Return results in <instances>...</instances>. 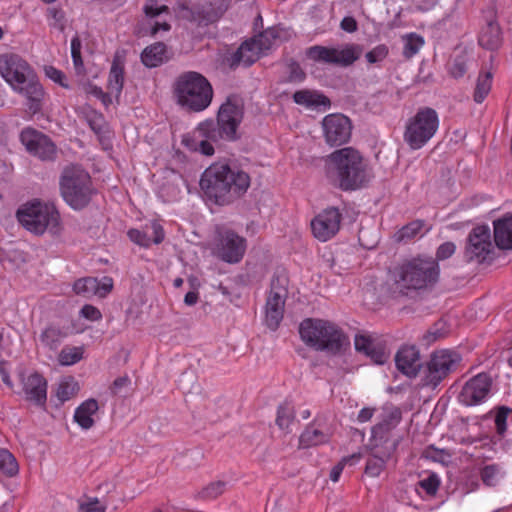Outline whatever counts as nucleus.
Masks as SVG:
<instances>
[{"label": "nucleus", "mask_w": 512, "mask_h": 512, "mask_svg": "<svg viewBox=\"0 0 512 512\" xmlns=\"http://www.w3.org/2000/svg\"><path fill=\"white\" fill-rule=\"evenodd\" d=\"M397 442H382L370 440L369 449L371 452L367 460L365 473L371 477H378L384 470L386 463L396 451Z\"/></svg>", "instance_id": "nucleus-17"}, {"label": "nucleus", "mask_w": 512, "mask_h": 512, "mask_svg": "<svg viewBox=\"0 0 512 512\" xmlns=\"http://www.w3.org/2000/svg\"><path fill=\"white\" fill-rule=\"evenodd\" d=\"M262 55L257 42L253 39L244 42L235 54V60L245 66L253 64Z\"/></svg>", "instance_id": "nucleus-36"}, {"label": "nucleus", "mask_w": 512, "mask_h": 512, "mask_svg": "<svg viewBox=\"0 0 512 512\" xmlns=\"http://www.w3.org/2000/svg\"><path fill=\"white\" fill-rule=\"evenodd\" d=\"M112 288H113L112 278L104 277L102 279L101 283L98 281V291H97L96 295L103 298L111 292Z\"/></svg>", "instance_id": "nucleus-62"}, {"label": "nucleus", "mask_w": 512, "mask_h": 512, "mask_svg": "<svg viewBox=\"0 0 512 512\" xmlns=\"http://www.w3.org/2000/svg\"><path fill=\"white\" fill-rule=\"evenodd\" d=\"M420 486L428 493L435 494L439 487V480L435 475H431L428 478L420 482Z\"/></svg>", "instance_id": "nucleus-61"}, {"label": "nucleus", "mask_w": 512, "mask_h": 512, "mask_svg": "<svg viewBox=\"0 0 512 512\" xmlns=\"http://www.w3.org/2000/svg\"><path fill=\"white\" fill-rule=\"evenodd\" d=\"M173 94L180 106L194 112H200L210 105L213 90L203 75L188 71L179 75L174 81Z\"/></svg>", "instance_id": "nucleus-5"}, {"label": "nucleus", "mask_w": 512, "mask_h": 512, "mask_svg": "<svg viewBox=\"0 0 512 512\" xmlns=\"http://www.w3.org/2000/svg\"><path fill=\"white\" fill-rule=\"evenodd\" d=\"M22 389L25 399L34 405L44 406L47 400V381L39 373L34 372L22 376Z\"/></svg>", "instance_id": "nucleus-20"}, {"label": "nucleus", "mask_w": 512, "mask_h": 512, "mask_svg": "<svg viewBox=\"0 0 512 512\" xmlns=\"http://www.w3.org/2000/svg\"><path fill=\"white\" fill-rule=\"evenodd\" d=\"M64 334L59 328L48 327L41 334V341L50 348H56Z\"/></svg>", "instance_id": "nucleus-50"}, {"label": "nucleus", "mask_w": 512, "mask_h": 512, "mask_svg": "<svg viewBox=\"0 0 512 512\" xmlns=\"http://www.w3.org/2000/svg\"><path fill=\"white\" fill-rule=\"evenodd\" d=\"M388 55V48L385 45H378L367 52L365 57L370 64L383 61Z\"/></svg>", "instance_id": "nucleus-57"}, {"label": "nucleus", "mask_w": 512, "mask_h": 512, "mask_svg": "<svg viewBox=\"0 0 512 512\" xmlns=\"http://www.w3.org/2000/svg\"><path fill=\"white\" fill-rule=\"evenodd\" d=\"M494 241L501 250H512V214L494 220Z\"/></svg>", "instance_id": "nucleus-25"}, {"label": "nucleus", "mask_w": 512, "mask_h": 512, "mask_svg": "<svg viewBox=\"0 0 512 512\" xmlns=\"http://www.w3.org/2000/svg\"><path fill=\"white\" fill-rule=\"evenodd\" d=\"M355 349L369 356L375 363L383 364L386 361V354L381 348L373 343L372 339L366 335H356L354 340Z\"/></svg>", "instance_id": "nucleus-27"}, {"label": "nucleus", "mask_w": 512, "mask_h": 512, "mask_svg": "<svg viewBox=\"0 0 512 512\" xmlns=\"http://www.w3.org/2000/svg\"><path fill=\"white\" fill-rule=\"evenodd\" d=\"M322 129L327 144L330 146H340L349 141L352 125L348 117L335 113L323 118Z\"/></svg>", "instance_id": "nucleus-14"}, {"label": "nucleus", "mask_w": 512, "mask_h": 512, "mask_svg": "<svg viewBox=\"0 0 512 512\" xmlns=\"http://www.w3.org/2000/svg\"><path fill=\"white\" fill-rule=\"evenodd\" d=\"M340 223L341 214L338 209H325L311 221L312 233L319 241L326 242L337 234Z\"/></svg>", "instance_id": "nucleus-16"}, {"label": "nucleus", "mask_w": 512, "mask_h": 512, "mask_svg": "<svg viewBox=\"0 0 512 512\" xmlns=\"http://www.w3.org/2000/svg\"><path fill=\"white\" fill-rule=\"evenodd\" d=\"M491 231L488 226L481 225L472 229L467 238L465 258L468 262L483 263L493 252Z\"/></svg>", "instance_id": "nucleus-12"}, {"label": "nucleus", "mask_w": 512, "mask_h": 512, "mask_svg": "<svg viewBox=\"0 0 512 512\" xmlns=\"http://www.w3.org/2000/svg\"><path fill=\"white\" fill-rule=\"evenodd\" d=\"M166 58V46L160 42L146 47L141 54L143 64L149 68L161 65Z\"/></svg>", "instance_id": "nucleus-34"}, {"label": "nucleus", "mask_w": 512, "mask_h": 512, "mask_svg": "<svg viewBox=\"0 0 512 512\" xmlns=\"http://www.w3.org/2000/svg\"><path fill=\"white\" fill-rule=\"evenodd\" d=\"M47 21L49 27L58 31L65 29L66 19L64 12L57 7H50L47 9Z\"/></svg>", "instance_id": "nucleus-48"}, {"label": "nucleus", "mask_w": 512, "mask_h": 512, "mask_svg": "<svg viewBox=\"0 0 512 512\" xmlns=\"http://www.w3.org/2000/svg\"><path fill=\"white\" fill-rule=\"evenodd\" d=\"M279 32L280 30L277 28H269L253 38V40L257 42V46L260 48L262 54H265L277 43Z\"/></svg>", "instance_id": "nucleus-42"}, {"label": "nucleus", "mask_w": 512, "mask_h": 512, "mask_svg": "<svg viewBox=\"0 0 512 512\" xmlns=\"http://www.w3.org/2000/svg\"><path fill=\"white\" fill-rule=\"evenodd\" d=\"M152 230L154 233V238L151 239V237L147 234L145 231H140L137 229H131L128 231V236L130 240L140 246L143 247H149L150 244L153 242L155 244H159L164 239V231L160 224L154 222L152 224Z\"/></svg>", "instance_id": "nucleus-32"}, {"label": "nucleus", "mask_w": 512, "mask_h": 512, "mask_svg": "<svg viewBox=\"0 0 512 512\" xmlns=\"http://www.w3.org/2000/svg\"><path fill=\"white\" fill-rule=\"evenodd\" d=\"M0 75L14 92L26 98L33 114L40 111L45 92L34 70L24 59L12 53L1 55Z\"/></svg>", "instance_id": "nucleus-3"}, {"label": "nucleus", "mask_w": 512, "mask_h": 512, "mask_svg": "<svg viewBox=\"0 0 512 512\" xmlns=\"http://www.w3.org/2000/svg\"><path fill=\"white\" fill-rule=\"evenodd\" d=\"M289 81L298 82L305 78V73L297 63L289 65Z\"/></svg>", "instance_id": "nucleus-63"}, {"label": "nucleus", "mask_w": 512, "mask_h": 512, "mask_svg": "<svg viewBox=\"0 0 512 512\" xmlns=\"http://www.w3.org/2000/svg\"><path fill=\"white\" fill-rule=\"evenodd\" d=\"M73 290L77 295L84 298H91L97 294L98 279L94 277L78 279L73 285Z\"/></svg>", "instance_id": "nucleus-37"}, {"label": "nucleus", "mask_w": 512, "mask_h": 512, "mask_svg": "<svg viewBox=\"0 0 512 512\" xmlns=\"http://www.w3.org/2000/svg\"><path fill=\"white\" fill-rule=\"evenodd\" d=\"M425 227L423 220H414L398 230L394 237L397 242L409 241L416 237Z\"/></svg>", "instance_id": "nucleus-41"}, {"label": "nucleus", "mask_w": 512, "mask_h": 512, "mask_svg": "<svg viewBox=\"0 0 512 512\" xmlns=\"http://www.w3.org/2000/svg\"><path fill=\"white\" fill-rule=\"evenodd\" d=\"M107 505L96 497H89L79 504L78 512H106Z\"/></svg>", "instance_id": "nucleus-52"}, {"label": "nucleus", "mask_w": 512, "mask_h": 512, "mask_svg": "<svg viewBox=\"0 0 512 512\" xmlns=\"http://www.w3.org/2000/svg\"><path fill=\"white\" fill-rule=\"evenodd\" d=\"M395 362L397 369L409 377H415L423 366L415 346H403L397 352Z\"/></svg>", "instance_id": "nucleus-21"}, {"label": "nucleus", "mask_w": 512, "mask_h": 512, "mask_svg": "<svg viewBox=\"0 0 512 512\" xmlns=\"http://www.w3.org/2000/svg\"><path fill=\"white\" fill-rule=\"evenodd\" d=\"M243 119V105L235 97H229L220 106L217 122L206 120L198 124L192 133L183 138V144L193 151L212 156L214 147L211 142L219 140L233 141L237 138V129Z\"/></svg>", "instance_id": "nucleus-1"}, {"label": "nucleus", "mask_w": 512, "mask_h": 512, "mask_svg": "<svg viewBox=\"0 0 512 512\" xmlns=\"http://www.w3.org/2000/svg\"><path fill=\"white\" fill-rule=\"evenodd\" d=\"M79 391L78 383L72 377L64 378L58 384L56 397L61 403L74 397Z\"/></svg>", "instance_id": "nucleus-40"}, {"label": "nucleus", "mask_w": 512, "mask_h": 512, "mask_svg": "<svg viewBox=\"0 0 512 512\" xmlns=\"http://www.w3.org/2000/svg\"><path fill=\"white\" fill-rule=\"evenodd\" d=\"M401 420V411L398 408L391 409L385 418L372 429V437L374 441L387 444L389 442H397L398 439L391 438V430L394 429Z\"/></svg>", "instance_id": "nucleus-23"}, {"label": "nucleus", "mask_w": 512, "mask_h": 512, "mask_svg": "<svg viewBox=\"0 0 512 512\" xmlns=\"http://www.w3.org/2000/svg\"><path fill=\"white\" fill-rule=\"evenodd\" d=\"M439 275V264L434 258L419 256L394 267L384 288L392 298L407 296L412 291L432 287Z\"/></svg>", "instance_id": "nucleus-2"}, {"label": "nucleus", "mask_w": 512, "mask_h": 512, "mask_svg": "<svg viewBox=\"0 0 512 512\" xmlns=\"http://www.w3.org/2000/svg\"><path fill=\"white\" fill-rule=\"evenodd\" d=\"M451 172L449 170L444 171L439 179L436 180L435 189L447 190L451 189Z\"/></svg>", "instance_id": "nucleus-64"}, {"label": "nucleus", "mask_w": 512, "mask_h": 512, "mask_svg": "<svg viewBox=\"0 0 512 512\" xmlns=\"http://www.w3.org/2000/svg\"><path fill=\"white\" fill-rule=\"evenodd\" d=\"M499 469L496 465L485 466L481 471V479L488 486H494L498 480Z\"/></svg>", "instance_id": "nucleus-54"}, {"label": "nucleus", "mask_w": 512, "mask_h": 512, "mask_svg": "<svg viewBox=\"0 0 512 512\" xmlns=\"http://www.w3.org/2000/svg\"><path fill=\"white\" fill-rule=\"evenodd\" d=\"M329 158L336 167L340 187L344 190L362 189L372 178L367 163L352 147L336 150Z\"/></svg>", "instance_id": "nucleus-7"}, {"label": "nucleus", "mask_w": 512, "mask_h": 512, "mask_svg": "<svg viewBox=\"0 0 512 512\" xmlns=\"http://www.w3.org/2000/svg\"><path fill=\"white\" fill-rule=\"evenodd\" d=\"M191 19L199 25H206L216 20V16L210 6H194L191 9Z\"/></svg>", "instance_id": "nucleus-45"}, {"label": "nucleus", "mask_w": 512, "mask_h": 512, "mask_svg": "<svg viewBox=\"0 0 512 512\" xmlns=\"http://www.w3.org/2000/svg\"><path fill=\"white\" fill-rule=\"evenodd\" d=\"M289 286V276L285 269H277L271 279L270 283V297L278 299H287Z\"/></svg>", "instance_id": "nucleus-33"}, {"label": "nucleus", "mask_w": 512, "mask_h": 512, "mask_svg": "<svg viewBox=\"0 0 512 512\" xmlns=\"http://www.w3.org/2000/svg\"><path fill=\"white\" fill-rule=\"evenodd\" d=\"M461 361L462 357L456 351L449 349L434 351L422 366V386L436 389L442 381L456 371Z\"/></svg>", "instance_id": "nucleus-10"}, {"label": "nucleus", "mask_w": 512, "mask_h": 512, "mask_svg": "<svg viewBox=\"0 0 512 512\" xmlns=\"http://www.w3.org/2000/svg\"><path fill=\"white\" fill-rule=\"evenodd\" d=\"M250 186L249 175L228 164L215 162L202 173L200 187L205 192H245Z\"/></svg>", "instance_id": "nucleus-8"}, {"label": "nucleus", "mask_w": 512, "mask_h": 512, "mask_svg": "<svg viewBox=\"0 0 512 512\" xmlns=\"http://www.w3.org/2000/svg\"><path fill=\"white\" fill-rule=\"evenodd\" d=\"M293 99L297 104L303 105L307 108H318L321 106L328 108L330 106V101L326 96L310 90H300L295 92Z\"/></svg>", "instance_id": "nucleus-31"}, {"label": "nucleus", "mask_w": 512, "mask_h": 512, "mask_svg": "<svg viewBox=\"0 0 512 512\" xmlns=\"http://www.w3.org/2000/svg\"><path fill=\"white\" fill-rule=\"evenodd\" d=\"M404 42L403 55L411 58L416 55L424 45L422 36L416 33H410L402 37Z\"/></svg>", "instance_id": "nucleus-43"}, {"label": "nucleus", "mask_w": 512, "mask_h": 512, "mask_svg": "<svg viewBox=\"0 0 512 512\" xmlns=\"http://www.w3.org/2000/svg\"><path fill=\"white\" fill-rule=\"evenodd\" d=\"M362 47L358 44H345L337 47L314 45L306 50L309 60L322 64H332L341 67L352 65L360 58Z\"/></svg>", "instance_id": "nucleus-11"}, {"label": "nucleus", "mask_w": 512, "mask_h": 512, "mask_svg": "<svg viewBox=\"0 0 512 512\" xmlns=\"http://www.w3.org/2000/svg\"><path fill=\"white\" fill-rule=\"evenodd\" d=\"M45 75L53 82L59 84L63 88L68 89L69 85L66 81L64 73L53 66H46L44 68Z\"/></svg>", "instance_id": "nucleus-55"}, {"label": "nucleus", "mask_w": 512, "mask_h": 512, "mask_svg": "<svg viewBox=\"0 0 512 512\" xmlns=\"http://www.w3.org/2000/svg\"><path fill=\"white\" fill-rule=\"evenodd\" d=\"M225 486L223 481L211 482L197 492V497L202 500L215 499L224 492Z\"/></svg>", "instance_id": "nucleus-47"}, {"label": "nucleus", "mask_w": 512, "mask_h": 512, "mask_svg": "<svg viewBox=\"0 0 512 512\" xmlns=\"http://www.w3.org/2000/svg\"><path fill=\"white\" fill-rule=\"evenodd\" d=\"M83 357V348L65 347L61 350L58 360L61 365L69 366L77 363Z\"/></svg>", "instance_id": "nucleus-46"}, {"label": "nucleus", "mask_w": 512, "mask_h": 512, "mask_svg": "<svg viewBox=\"0 0 512 512\" xmlns=\"http://www.w3.org/2000/svg\"><path fill=\"white\" fill-rule=\"evenodd\" d=\"M490 387V377L485 373H480L466 382L459 394V400L467 406L477 405L485 399Z\"/></svg>", "instance_id": "nucleus-18"}, {"label": "nucleus", "mask_w": 512, "mask_h": 512, "mask_svg": "<svg viewBox=\"0 0 512 512\" xmlns=\"http://www.w3.org/2000/svg\"><path fill=\"white\" fill-rule=\"evenodd\" d=\"M71 55L75 69L80 72L83 67V61L81 57V41L78 37H74L71 40Z\"/></svg>", "instance_id": "nucleus-56"}, {"label": "nucleus", "mask_w": 512, "mask_h": 512, "mask_svg": "<svg viewBox=\"0 0 512 512\" xmlns=\"http://www.w3.org/2000/svg\"><path fill=\"white\" fill-rule=\"evenodd\" d=\"M330 437L331 433L328 429L312 425L308 426L301 434L299 443L301 447L308 448L327 443Z\"/></svg>", "instance_id": "nucleus-30"}, {"label": "nucleus", "mask_w": 512, "mask_h": 512, "mask_svg": "<svg viewBox=\"0 0 512 512\" xmlns=\"http://www.w3.org/2000/svg\"><path fill=\"white\" fill-rule=\"evenodd\" d=\"M202 199L211 212L215 211L214 206H223L231 202L228 194H202Z\"/></svg>", "instance_id": "nucleus-53"}, {"label": "nucleus", "mask_w": 512, "mask_h": 512, "mask_svg": "<svg viewBox=\"0 0 512 512\" xmlns=\"http://www.w3.org/2000/svg\"><path fill=\"white\" fill-rule=\"evenodd\" d=\"M456 250V246L452 242H445L441 244L436 252V258H434L437 262L438 260H445L451 257Z\"/></svg>", "instance_id": "nucleus-58"}, {"label": "nucleus", "mask_w": 512, "mask_h": 512, "mask_svg": "<svg viewBox=\"0 0 512 512\" xmlns=\"http://www.w3.org/2000/svg\"><path fill=\"white\" fill-rule=\"evenodd\" d=\"M284 299L267 297L265 306V321L269 328L275 330L283 319L285 309Z\"/></svg>", "instance_id": "nucleus-28"}, {"label": "nucleus", "mask_w": 512, "mask_h": 512, "mask_svg": "<svg viewBox=\"0 0 512 512\" xmlns=\"http://www.w3.org/2000/svg\"><path fill=\"white\" fill-rule=\"evenodd\" d=\"M439 122L438 114L434 109L429 107L419 109L405 124L403 134L405 143L412 150L421 149L435 136Z\"/></svg>", "instance_id": "nucleus-9"}, {"label": "nucleus", "mask_w": 512, "mask_h": 512, "mask_svg": "<svg viewBox=\"0 0 512 512\" xmlns=\"http://www.w3.org/2000/svg\"><path fill=\"white\" fill-rule=\"evenodd\" d=\"M217 255L227 263H238L246 251V240L232 230L218 227Z\"/></svg>", "instance_id": "nucleus-13"}, {"label": "nucleus", "mask_w": 512, "mask_h": 512, "mask_svg": "<svg viewBox=\"0 0 512 512\" xmlns=\"http://www.w3.org/2000/svg\"><path fill=\"white\" fill-rule=\"evenodd\" d=\"M65 202L75 210H81L90 203L89 194H62Z\"/></svg>", "instance_id": "nucleus-51"}, {"label": "nucleus", "mask_w": 512, "mask_h": 512, "mask_svg": "<svg viewBox=\"0 0 512 512\" xmlns=\"http://www.w3.org/2000/svg\"><path fill=\"white\" fill-rule=\"evenodd\" d=\"M295 418L294 408L287 403L278 407L276 424L282 430H289Z\"/></svg>", "instance_id": "nucleus-44"}, {"label": "nucleus", "mask_w": 512, "mask_h": 512, "mask_svg": "<svg viewBox=\"0 0 512 512\" xmlns=\"http://www.w3.org/2000/svg\"><path fill=\"white\" fill-rule=\"evenodd\" d=\"M401 420V411L398 408L391 409L385 418L372 429V437L374 441L387 444L389 442H397L398 439L391 438V430L394 429Z\"/></svg>", "instance_id": "nucleus-22"}, {"label": "nucleus", "mask_w": 512, "mask_h": 512, "mask_svg": "<svg viewBox=\"0 0 512 512\" xmlns=\"http://www.w3.org/2000/svg\"><path fill=\"white\" fill-rule=\"evenodd\" d=\"M91 178L81 166L69 165L61 173L59 184L64 192H82L89 188Z\"/></svg>", "instance_id": "nucleus-19"}, {"label": "nucleus", "mask_w": 512, "mask_h": 512, "mask_svg": "<svg viewBox=\"0 0 512 512\" xmlns=\"http://www.w3.org/2000/svg\"><path fill=\"white\" fill-rule=\"evenodd\" d=\"M299 334L307 346L332 355L340 354L350 343L337 325L322 319L303 320L299 326Z\"/></svg>", "instance_id": "nucleus-4"}, {"label": "nucleus", "mask_w": 512, "mask_h": 512, "mask_svg": "<svg viewBox=\"0 0 512 512\" xmlns=\"http://www.w3.org/2000/svg\"><path fill=\"white\" fill-rule=\"evenodd\" d=\"M124 83V67L118 57H116L112 63L109 78H108V90L109 94L119 97L123 88Z\"/></svg>", "instance_id": "nucleus-35"}, {"label": "nucleus", "mask_w": 512, "mask_h": 512, "mask_svg": "<svg viewBox=\"0 0 512 512\" xmlns=\"http://www.w3.org/2000/svg\"><path fill=\"white\" fill-rule=\"evenodd\" d=\"M20 141L26 150L41 160H53L56 157V146L43 133L27 127L20 134Z\"/></svg>", "instance_id": "nucleus-15"}, {"label": "nucleus", "mask_w": 512, "mask_h": 512, "mask_svg": "<svg viewBox=\"0 0 512 512\" xmlns=\"http://www.w3.org/2000/svg\"><path fill=\"white\" fill-rule=\"evenodd\" d=\"M509 413V408L507 407H500L496 417H495V424L497 427V431L499 433H503L506 430V420Z\"/></svg>", "instance_id": "nucleus-60"}, {"label": "nucleus", "mask_w": 512, "mask_h": 512, "mask_svg": "<svg viewBox=\"0 0 512 512\" xmlns=\"http://www.w3.org/2000/svg\"><path fill=\"white\" fill-rule=\"evenodd\" d=\"M144 12L150 19L151 35H156L160 30L168 31L170 29V25L165 18L169 14L167 6L158 5L156 0H147Z\"/></svg>", "instance_id": "nucleus-24"}, {"label": "nucleus", "mask_w": 512, "mask_h": 512, "mask_svg": "<svg viewBox=\"0 0 512 512\" xmlns=\"http://www.w3.org/2000/svg\"><path fill=\"white\" fill-rule=\"evenodd\" d=\"M479 44L489 50H495L502 43L501 29L498 23L490 21L484 26L479 35Z\"/></svg>", "instance_id": "nucleus-29"}, {"label": "nucleus", "mask_w": 512, "mask_h": 512, "mask_svg": "<svg viewBox=\"0 0 512 512\" xmlns=\"http://www.w3.org/2000/svg\"><path fill=\"white\" fill-rule=\"evenodd\" d=\"M80 315L90 321H99L102 318L100 310L90 304H86L81 308Z\"/></svg>", "instance_id": "nucleus-59"}, {"label": "nucleus", "mask_w": 512, "mask_h": 512, "mask_svg": "<svg viewBox=\"0 0 512 512\" xmlns=\"http://www.w3.org/2000/svg\"><path fill=\"white\" fill-rule=\"evenodd\" d=\"M361 453H354L350 456L343 457L330 472V479L333 482H337L346 464L354 465L361 459Z\"/></svg>", "instance_id": "nucleus-49"}, {"label": "nucleus", "mask_w": 512, "mask_h": 512, "mask_svg": "<svg viewBox=\"0 0 512 512\" xmlns=\"http://www.w3.org/2000/svg\"><path fill=\"white\" fill-rule=\"evenodd\" d=\"M99 409L98 402L95 399L84 401L75 411V422L85 430L92 428L95 424L94 416Z\"/></svg>", "instance_id": "nucleus-26"}, {"label": "nucleus", "mask_w": 512, "mask_h": 512, "mask_svg": "<svg viewBox=\"0 0 512 512\" xmlns=\"http://www.w3.org/2000/svg\"><path fill=\"white\" fill-rule=\"evenodd\" d=\"M492 86V73L491 72H483L480 73L476 87L474 91V101L477 103H482L484 99L488 96Z\"/></svg>", "instance_id": "nucleus-39"}, {"label": "nucleus", "mask_w": 512, "mask_h": 512, "mask_svg": "<svg viewBox=\"0 0 512 512\" xmlns=\"http://www.w3.org/2000/svg\"><path fill=\"white\" fill-rule=\"evenodd\" d=\"M16 218L27 231L37 236L45 232L58 235L62 230L56 207L38 199L22 204L16 212Z\"/></svg>", "instance_id": "nucleus-6"}, {"label": "nucleus", "mask_w": 512, "mask_h": 512, "mask_svg": "<svg viewBox=\"0 0 512 512\" xmlns=\"http://www.w3.org/2000/svg\"><path fill=\"white\" fill-rule=\"evenodd\" d=\"M0 471L6 477H14L19 472L16 458L6 449H0Z\"/></svg>", "instance_id": "nucleus-38"}]
</instances>
